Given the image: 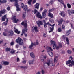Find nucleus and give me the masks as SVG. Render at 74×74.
Listing matches in <instances>:
<instances>
[{"instance_id": "obj_8", "label": "nucleus", "mask_w": 74, "mask_h": 74, "mask_svg": "<svg viewBox=\"0 0 74 74\" xmlns=\"http://www.w3.org/2000/svg\"><path fill=\"white\" fill-rule=\"evenodd\" d=\"M6 12V10L5 9H4L0 11V17L2 16V14H5Z\"/></svg>"}, {"instance_id": "obj_62", "label": "nucleus", "mask_w": 74, "mask_h": 74, "mask_svg": "<svg viewBox=\"0 0 74 74\" xmlns=\"http://www.w3.org/2000/svg\"><path fill=\"white\" fill-rule=\"evenodd\" d=\"M61 53L62 54H64V51H62L61 52Z\"/></svg>"}, {"instance_id": "obj_22", "label": "nucleus", "mask_w": 74, "mask_h": 74, "mask_svg": "<svg viewBox=\"0 0 74 74\" xmlns=\"http://www.w3.org/2000/svg\"><path fill=\"white\" fill-rule=\"evenodd\" d=\"M3 64L4 65H8L9 64V62L7 61H4L3 62Z\"/></svg>"}, {"instance_id": "obj_3", "label": "nucleus", "mask_w": 74, "mask_h": 74, "mask_svg": "<svg viewBox=\"0 0 74 74\" xmlns=\"http://www.w3.org/2000/svg\"><path fill=\"white\" fill-rule=\"evenodd\" d=\"M53 61V60L52 58H51L50 59L47 60V62H45V63L44 62V65H45V64H47L48 66H49L50 64H51V63L52 62V61Z\"/></svg>"}, {"instance_id": "obj_54", "label": "nucleus", "mask_w": 74, "mask_h": 74, "mask_svg": "<svg viewBox=\"0 0 74 74\" xmlns=\"http://www.w3.org/2000/svg\"><path fill=\"white\" fill-rule=\"evenodd\" d=\"M71 32V30L70 29L68 31H67L66 32L67 33H69V34H70V32Z\"/></svg>"}, {"instance_id": "obj_32", "label": "nucleus", "mask_w": 74, "mask_h": 74, "mask_svg": "<svg viewBox=\"0 0 74 74\" xmlns=\"http://www.w3.org/2000/svg\"><path fill=\"white\" fill-rule=\"evenodd\" d=\"M32 11L33 12H34V14H36V13H37V12L38 11H37V10L34 9V10H32Z\"/></svg>"}, {"instance_id": "obj_1", "label": "nucleus", "mask_w": 74, "mask_h": 74, "mask_svg": "<svg viewBox=\"0 0 74 74\" xmlns=\"http://www.w3.org/2000/svg\"><path fill=\"white\" fill-rule=\"evenodd\" d=\"M53 51V49H52L51 47H48L47 49V52L49 55L51 57H52L53 56V53L51 51Z\"/></svg>"}, {"instance_id": "obj_37", "label": "nucleus", "mask_w": 74, "mask_h": 74, "mask_svg": "<svg viewBox=\"0 0 74 74\" xmlns=\"http://www.w3.org/2000/svg\"><path fill=\"white\" fill-rule=\"evenodd\" d=\"M24 27H25V28H27V23H25L24 25Z\"/></svg>"}, {"instance_id": "obj_25", "label": "nucleus", "mask_w": 74, "mask_h": 74, "mask_svg": "<svg viewBox=\"0 0 74 74\" xmlns=\"http://www.w3.org/2000/svg\"><path fill=\"white\" fill-rule=\"evenodd\" d=\"M48 16H49L51 18H53V14H51L50 12H49L48 14Z\"/></svg>"}, {"instance_id": "obj_14", "label": "nucleus", "mask_w": 74, "mask_h": 74, "mask_svg": "<svg viewBox=\"0 0 74 74\" xmlns=\"http://www.w3.org/2000/svg\"><path fill=\"white\" fill-rule=\"evenodd\" d=\"M60 15L62 16V17H64L66 16L65 13L63 12H61V13H59Z\"/></svg>"}, {"instance_id": "obj_29", "label": "nucleus", "mask_w": 74, "mask_h": 74, "mask_svg": "<svg viewBox=\"0 0 74 74\" xmlns=\"http://www.w3.org/2000/svg\"><path fill=\"white\" fill-rule=\"evenodd\" d=\"M15 1V5H18L19 4L18 3V2L19 1V0H14Z\"/></svg>"}, {"instance_id": "obj_30", "label": "nucleus", "mask_w": 74, "mask_h": 74, "mask_svg": "<svg viewBox=\"0 0 74 74\" xmlns=\"http://www.w3.org/2000/svg\"><path fill=\"white\" fill-rule=\"evenodd\" d=\"M10 50H11V48H5V51L6 52H8V51H10Z\"/></svg>"}, {"instance_id": "obj_49", "label": "nucleus", "mask_w": 74, "mask_h": 74, "mask_svg": "<svg viewBox=\"0 0 74 74\" xmlns=\"http://www.w3.org/2000/svg\"><path fill=\"white\" fill-rule=\"evenodd\" d=\"M3 34L4 36H6L7 35V33L5 32H3Z\"/></svg>"}, {"instance_id": "obj_28", "label": "nucleus", "mask_w": 74, "mask_h": 74, "mask_svg": "<svg viewBox=\"0 0 74 74\" xmlns=\"http://www.w3.org/2000/svg\"><path fill=\"white\" fill-rule=\"evenodd\" d=\"M66 40L67 42V44H68V45H69L70 43H69V38H66Z\"/></svg>"}, {"instance_id": "obj_56", "label": "nucleus", "mask_w": 74, "mask_h": 74, "mask_svg": "<svg viewBox=\"0 0 74 74\" xmlns=\"http://www.w3.org/2000/svg\"><path fill=\"white\" fill-rule=\"evenodd\" d=\"M62 29H63V30H64V29H65V27H64V25H62Z\"/></svg>"}, {"instance_id": "obj_6", "label": "nucleus", "mask_w": 74, "mask_h": 74, "mask_svg": "<svg viewBox=\"0 0 74 74\" xmlns=\"http://www.w3.org/2000/svg\"><path fill=\"white\" fill-rule=\"evenodd\" d=\"M51 45H53V48L54 49H55V47L56 46V42L54 41H53L52 40L51 41Z\"/></svg>"}, {"instance_id": "obj_27", "label": "nucleus", "mask_w": 74, "mask_h": 74, "mask_svg": "<svg viewBox=\"0 0 74 74\" xmlns=\"http://www.w3.org/2000/svg\"><path fill=\"white\" fill-rule=\"evenodd\" d=\"M48 24H49V22H48L47 23H45L44 24V27H45V28L46 27H47V25H48Z\"/></svg>"}, {"instance_id": "obj_2", "label": "nucleus", "mask_w": 74, "mask_h": 74, "mask_svg": "<svg viewBox=\"0 0 74 74\" xmlns=\"http://www.w3.org/2000/svg\"><path fill=\"white\" fill-rule=\"evenodd\" d=\"M16 42L17 43L19 44L20 45H23V40L21 38L18 37V38L16 40Z\"/></svg>"}, {"instance_id": "obj_44", "label": "nucleus", "mask_w": 74, "mask_h": 74, "mask_svg": "<svg viewBox=\"0 0 74 74\" xmlns=\"http://www.w3.org/2000/svg\"><path fill=\"white\" fill-rule=\"evenodd\" d=\"M47 12V10L46 9H45L44 10V12H42V13H43L44 14H46Z\"/></svg>"}, {"instance_id": "obj_46", "label": "nucleus", "mask_w": 74, "mask_h": 74, "mask_svg": "<svg viewBox=\"0 0 74 74\" xmlns=\"http://www.w3.org/2000/svg\"><path fill=\"white\" fill-rule=\"evenodd\" d=\"M15 51L12 50L11 52V53H12V54H13V53H15Z\"/></svg>"}, {"instance_id": "obj_21", "label": "nucleus", "mask_w": 74, "mask_h": 74, "mask_svg": "<svg viewBox=\"0 0 74 74\" xmlns=\"http://www.w3.org/2000/svg\"><path fill=\"white\" fill-rule=\"evenodd\" d=\"M30 55L32 58H35L34 54V53H30Z\"/></svg>"}, {"instance_id": "obj_9", "label": "nucleus", "mask_w": 74, "mask_h": 74, "mask_svg": "<svg viewBox=\"0 0 74 74\" xmlns=\"http://www.w3.org/2000/svg\"><path fill=\"white\" fill-rule=\"evenodd\" d=\"M36 23L38 24V27H40L41 25H43V23H42V22L40 21H37L36 22Z\"/></svg>"}, {"instance_id": "obj_45", "label": "nucleus", "mask_w": 74, "mask_h": 74, "mask_svg": "<svg viewBox=\"0 0 74 74\" xmlns=\"http://www.w3.org/2000/svg\"><path fill=\"white\" fill-rule=\"evenodd\" d=\"M21 8H23V7H24V4H23V3H21Z\"/></svg>"}, {"instance_id": "obj_12", "label": "nucleus", "mask_w": 74, "mask_h": 74, "mask_svg": "<svg viewBox=\"0 0 74 74\" xmlns=\"http://www.w3.org/2000/svg\"><path fill=\"white\" fill-rule=\"evenodd\" d=\"M69 11L68 12L69 15H71V14H74V10H68Z\"/></svg>"}, {"instance_id": "obj_39", "label": "nucleus", "mask_w": 74, "mask_h": 74, "mask_svg": "<svg viewBox=\"0 0 74 74\" xmlns=\"http://www.w3.org/2000/svg\"><path fill=\"white\" fill-rule=\"evenodd\" d=\"M42 14L43 17L44 18H45L46 16V14L42 13Z\"/></svg>"}, {"instance_id": "obj_64", "label": "nucleus", "mask_w": 74, "mask_h": 74, "mask_svg": "<svg viewBox=\"0 0 74 74\" xmlns=\"http://www.w3.org/2000/svg\"><path fill=\"white\" fill-rule=\"evenodd\" d=\"M36 74H40V71L37 72Z\"/></svg>"}, {"instance_id": "obj_5", "label": "nucleus", "mask_w": 74, "mask_h": 74, "mask_svg": "<svg viewBox=\"0 0 74 74\" xmlns=\"http://www.w3.org/2000/svg\"><path fill=\"white\" fill-rule=\"evenodd\" d=\"M32 29H31L32 30V32H34V31H35V32H38V28L36 26H33V27H32Z\"/></svg>"}, {"instance_id": "obj_34", "label": "nucleus", "mask_w": 74, "mask_h": 74, "mask_svg": "<svg viewBox=\"0 0 74 74\" xmlns=\"http://www.w3.org/2000/svg\"><path fill=\"white\" fill-rule=\"evenodd\" d=\"M59 47L58 46H56H56L54 48V49H56L57 50H58V49H59Z\"/></svg>"}, {"instance_id": "obj_20", "label": "nucleus", "mask_w": 74, "mask_h": 74, "mask_svg": "<svg viewBox=\"0 0 74 74\" xmlns=\"http://www.w3.org/2000/svg\"><path fill=\"white\" fill-rule=\"evenodd\" d=\"M15 6H16V8H17V11H20V8H19V5H15Z\"/></svg>"}, {"instance_id": "obj_19", "label": "nucleus", "mask_w": 74, "mask_h": 74, "mask_svg": "<svg viewBox=\"0 0 74 74\" xmlns=\"http://www.w3.org/2000/svg\"><path fill=\"white\" fill-rule=\"evenodd\" d=\"M26 16V12H25L23 14V18L24 19H25Z\"/></svg>"}, {"instance_id": "obj_15", "label": "nucleus", "mask_w": 74, "mask_h": 74, "mask_svg": "<svg viewBox=\"0 0 74 74\" xmlns=\"http://www.w3.org/2000/svg\"><path fill=\"white\" fill-rule=\"evenodd\" d=\"M49 25L50 26H51V27H52V28L50 27V30H51V31H53V30L54 29V26H55V24H53V25L50 24Z\"/></svg>"}, {"instance_id": "obj_10", "label": "nucleus", "mask_w": 74, "mask_h": 74, "mask_svg": "<svg viewBox=\"0 0 74 74\" xmlns=\"http://www.w3.org/2000/svg\"><path fill=\"white\" fill-rule=\"evenodd\" d=\"M63 21H64L63 19V18H61L60 20L58 21V25L60 26L62 24V22H63Z\"/></svg>"}, {"instance_id": "obj_47", "label": "nucleus", "mask_w": 74, "mask_h": 74, "mask_svg": "<svg viewBox=\"0 0 74 74\" xmlns=\"http://www.w3.org/2000/svg\"><path fill=\"white\" fill-rule=\"evenodd\" d=\"M53 3V1H51L49 3V4H52Z\"/></svg>"}, {"instance_id": "obj_13", "label": "nucleus", "mask_w": 74, "mask_h": 74, "mask_svg": "<svg viewBox=\"0 0 74 74\" xmlns=\"http://www.w3.org/2000/svg\"><path fill=\"white\" fill-rule=\"evenodd\" d=\"M14 35V32L12 31H10L8 33V36H12Z\"/></svg>"}, {"instance_id": "obj_26", "label": "nucleus", "mask_w": 74, "mask_h": 74, "mask_svg": "<svg viewBox=\"0 0 74 74\" xmlns=\"http://www.w3.org/2000/svg\"><path fill=\"white\" fill-rule=\"evenodd\" d=\"M24 9L23 10L24 11H27V5H25L24 6Z\"/></svg>"}, {"instance_id": "obj_51", "label": "nucleus", "mask_w": 74, "mask_h": 74, "mask_svg": "<svg viewBox=\"0 0 74 74\" xmlns=\"http://www.w3.org/2000/svg\"><path fill=\"white\" fill-rule=\"evenodd\" d=\"M41 73L42 74H44V73H45V72L44 71V70H42Z\"/></svg>"}, {"instance_id": "obj_23", "label": "nucleus", "mask_w": 74, "mask_h": 74, "mask_svg": "<svg viewBox=\"0 0 74 74\" xmlns=\"http://www.w3.org/2000/svg\"><path fill=\"white\" fill-rule=\"evenodd\" d=\"M58 56H55V58H54V62L55 63H57V61L58 60Z\"/></svg>"}, {"instance_id": "obj_52", "label": "nucleus", "mask_w": 74, "mask_h": 74, "mask_svg": "<svg viewBox=\"0 0 74 74\" xmlns=\"http://www.w3.org/2000/svg\"><path fill=\"white\" fill-rule=\"evenodd\" d=\"M14 44V42L12 41L10 43L11 45H13Z\"/></svg>"}, {"instance_id": "obj_4", "label": "nucleus", "mask_w": 74, "mask_h": 74, "mask_svg": "<svg viewBox=\"0 0 74 74\" xmlns=\"http://www.w3.org/2000/svg\"><path fill=\"white\" fill-rule=\"evenodd\" d=\"M5 19H6L7 20L6 21V22H8V19L7 18V15H4L3 17H2V21H5Z\"/></svg>"}, {"instance_id": "obj_35", "label": "nucleus", "mask_w": 74, "mask_h": 74, "mask_svg": "<svg viewBox=\"0 0 74 74\" xmlns=\"http://www.w3.org/2000/svg\"><path fill=\"white\" fill-rule=\"evenodd\" d=\"M7 2V1L6 0H3V1H1V4H4Z\"/></svg>"}, {"instance_id": "obj_31", "label": "nucleus", "mask_w": 74, "mask_h": 74, "mask_svg": "<svg viewBox=\"0 0 74 74\" xmlns=\"http://www.w3.org/2000/svg\"><path fill=\"white\" fill-rule=\"evenodd\" d=\"M55 10V9L54 8H52L51 9H49V12H52L53 11H54Z\"/></svg>"}, {"instance_id": "obj_55", "label": "nucleus", "mask_w": 74, "mask_h": 74, "mask_svg": "<svg viewBox=\"0 0 74 74\" xmlns=\"http://www.w3.org/2000/svg\"><path fill=\"white\" fill-rule=\"evenodd\" d=\"M28 3L30 5H31L32 4L31 3V2H29L28 1Z\"/></svg>"}, {"instance_id": "obj_36", "label": "nucleus", "mask_w": 74, "mask_h": 74, "mask_svg": "<svg viewBox=\"0 0 74 74\" xmlns=\"http://www.w3.org/2000/svg\"><path fill=\"white\" fill-rule=\"evenodd\" d=\"M29 64H32L33 63V61H29Z\"/></svg>"}, {"instance_id": "obj_24", "label": "nucleus", "mask_w": 74, "mask_h": 74, "mask_svg": "<svg viewBox=\"0 0 74 74\" xmlns=\"http://www.w3.org/2000/svg\"><path fill=\"white\" fill-rule=\"evenodd\" d=\"M71 62V60H68V61L66 62V64H70Z\"/></svg>"}, {"instance_id": "obj_40", "label": "nucleus", "mask_w": 74, "mask_h": 74, "mask_svg": "<svg viewBox=\"0 0 74 74\" xmlns=\"http://www.w3.org/2000/svg\"><path fill=\"white\" fill-rule=\"evenodd\" d=\"M39 44V43H38V42H35L34 43V45H38Z\"/></svg>"}, {"instance_id": "obj_58", "label": "nucleus", "mask_w": 74, "mask_h": 74, "mask_svg": "<svg viewBox=\"0 0 74 74\" xmlns=\"http://www.w3.org/2000/svg\"><path fill=\"white\" fill-rule=\"evenodd\" d=\"M16 48H18V47H19V45H18V44L16 45Z\"/></svg>"}, {"instance_id": "obj_53", "label": "nucleus", "mask_w": 74, "mask_h": 74, "mask_svg": "<svg viewBox=\"0 0 74 74\" xmlns=\"http://www.w3.org/2000/svg\"><path fill=\"white\" fill-rule=\"evenodd\" d=\"M51 63H52V66H55V63H55V62L52 63V62L51 63Z\"/></svg>"}, {"instance_id": "obj_7", "label": "nucleus", "mask_w": 74, "mask_h": 74, "mask_svg": "<svg viewBox=\"0 0 74 74\" xmlns=\"http://www.w3.org/2000/svg\"><path fill=\"white\" fill-rule=\"evenodd\" d=\"M16 18V16H15L12 18V19L13 20L14 23H17L19 21V19L16 20V18Z\"/></svg>"}, {"instance_id": "obj_60", "label": "nucleus", "mask_w": 74, "mask_h": 74, "mask_svg": "<svg viewBox=\"0 0 74 74\" xmlns=\"http://www.w3.org/2000/svg\"><path fill=\"white\" fill-rule=\"evenodd\" d=\"M24 21H23L21 23V25H22L23 26V25H24Z\"/></svg>"}, {"instance_id": "obj_57", "label": "nucleus", "mask_w": 74, "mask_h": 74, "mask_svg": "<svg viewBox=\"0 0 74 74\" xmlns=\"http://www.w3.org/2000/svg\"><path fill=\"white\" fill-rule=\"evenodd\" d=\"M61 3L62 4H64V3H63V0H61Z\"/></svg>"}, {"instance_id": "obj_50", "label": "nucleus", "mask_w": 74, "mask_h": 74, "mask_svg": "<svg viewBox=\"0 0 74 74\" xmlns=\"http://www.w3.org/2000/svg\"><path fill=\"white\" fill-rule=\"evenodd\" d=\"M10 7H8L7 8V9L8 11L10 10Z\"/></svg>"}, {"instance_id": "obj_38", "label": "nucleus", "mask_w": 74, "mask_h": 74, "mask_svg": "<svg viewBox=\"0 0 74 74\" xmlns=\"http://www.w3.org/2000/svg\"><path fill=\"white\" fill-rule=\"evenodd\" d=\"M62 31V28H58V32H60Z\"/></svg>"}, {"instance_id": "obj_63", "label": "nucleus", "mask_w": 74, "mask_h": 74, "mask_svg": "<svg viewBox=\"0 0 74 74\" xmlns=\"http://www.w3.org/2000/svg\"><path fill=\"white\" fill-rule=\"evenodd\" d=\"M40 10L41 11H42V10H43V8H42V7H41L40 8Z\"/></svg>"}, {"instance_id": "obj_17", "label": "nucleus", "mask_w": 74, "mask_h": 74, "mask_svg": "<svg viewBox=\"0 0 74 74\" xmlns=\"http://www.w3.org/2000/svg\"><path fill=\"white\" fill-rule=\"evenodd\" d=\"M36 16L38 18H40V19H42V16L40 15V13L38 12L36 14Z\"/></svg>"}, {"instance_id": "obj_33", "label": "nucleus", "mask_w": 74, "mask_h": 74, "mask_svg": "<svg viewBox=\"0 0 74 74\" xmlns=\"http://www.w3.org/2000/svg\"><path fill=\"white\" fill-rule=\"evenodd\" d=\"M15 33H17V34H19V33H20V31H18V30L17 29H16L15 30Z\"/></svg>"}, {"instance_id": "obj_59", "label": "nucleus", "mask_w": 74, "mask_h": 74, "mask_svg": "<svg viewBox=\"0 0 74 74\" xmlns=\"http://www.w3.org/2000/svg\"><path fill=\"white\" fill-rule=\"evenodd\" d=\"M23 63L25 64L26 63V60H25L22 61Z\"/></svg>"}, {"instance_id": "obj_43", "label": "nucleus", "mask_w": 74, "mask_h": 74, "mask_svg": "<svg viewBox=\"0 0 74 74\" xmlns=\"http://www.w3.org/2000/svg\"><path fill=\"white\" fill-rule=\"evenodd\" d=\"M58 45L60 48H62V44L61 43H59L58 44Z\"/></svg>"}, {"instance_id": "obj_18", "label": "nucleus", "mask_w": 74, "mask_h": 74, "mask_svg": "<svg viewBox=\"0 0 74 74\" xmlns=\"http://www.w3.org/2000/svg\"><path fill=\"white\" fill-rule=\"evenodd\" d=\"M34 45V43L33 42H31V45L29 46V48H30V49H33Z\"/></svg>"}, {"instance_id": "obj_11", "label": "nucleus", "mask_w": 74, "mask_h": 74, "mask_svg": "<svg viewBox=\"0 0 74 74\" xmlns=\"http://www.w3.org/2000/svg\"><path fill=\"white\" fill-rule=\"evenodd\" d=\"M27 29L26 28H24L23 29L22 32V33L21 34V36H23V34H25V32H27Z\"/></svg>"}, {"instance_id": "obj_16", "label": "nucleus", "mask_w": 74, "mask_h": 74, "mask_svg": "<svg viewBox=\"0 0 74 74\" xmlns=\"http://www.w3.org/2000/svg\"><path fill=\"white\" fill-rule=\"evenodd\" d=\"M40 5V3H37L35 5V8H36L37 9V10H38L39 9V6Z\"/></svg>"}, {"instance_id": "obj_61", "label": "nucleus", "mask_w": 74, "mask_h": 74, "mask_svg": "<svg viewBox=\"0 0 74 74\" xmlns=\"http://www.w3.org/2000/svg\"><path fill=\"white\" fill-rule=\"evenodd\" d=\"M72 66H73V65L71 64H69V67H72Z\"/></svg>"}, {"instance_id": "obj_48", "label": "nucleus", "mask_w": 74, "mask_h": 74, "mask_svg": "<svg viewBox=\"0 0 74 74\" xmlns=\"http://www.w3.org/2000/svg\"><path fill=\"white\" fill-rule=\"evenodd\" d=\"M71 64H72L73 66H74V61L72 60L71 61Z\"/></svg>"}, {"instance_id": "obj_41", "label": "nucleus", "mask_w": 74, "mask_h": 74, "mask_svg": "<svg viewBox=\"0 0 74 74\" xmlns=\"http://www.w3.org/2000/svg\"><path fill=\"white\" fill-rule=\"evenodd\" d=\"M71 51L70 50H68L67 51V52L69 54H71Z\"/></svg>"}, {"instance_id": "obj_42", "label": "nucleus", "mask_w": 74, "mask_h": 74, "mask_svg": "<svg viewBox=\"0 0 74 74\" xmlns=\"http://www.w3.org/2000/svg\"><path fill=\"white\" fill-rule=\"evenodd\" d=\"M67 6L68 8H71V5L69 3L67 4Z\"/></svg>"}]
</instances>
